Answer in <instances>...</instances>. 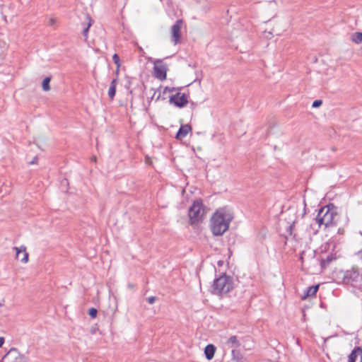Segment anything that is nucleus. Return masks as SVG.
Returning a JSON list of instances; mask_svg holds the SVG:
<instances>
[{
  "label": "nucleus",
  "mask_w": 362,
  "mask_h": 362,
  "mask_svg": "<svg viewBox=\"0 0 362 362\" xmlns=\"http://www.w3.org/2000/svg\"><path fill=\"white\" fill-rule=\"evenodd\" d=\"M341 282L346 285L356 287L361 279V274L357 267H352L350 269L341 271L339 273Z\"/></svg>",
  "instance_id": "nucleus-4"
},
{
  "label": "nucleus",
  "mask_w": 362,
  "mask_h": 362,
  "mask_svg": "<svg viewBox=\"0 0 362 362\" xmlns=\"http://www.w3.org/2000/svg\"><path fill=\"white\" fill-rule=\"evenodd\" d=\"M233 277L222 273L219 276L214 279L209 291L213 295L223 296L233 290Z\"/></svg>",
  "instance_id": "nucleus-2"
},
{
  "label": "nucleus",
  "mask_w": 362,
  "mask_h": 362,
  "mask_svg": "<svg viewBox=\"0 0 362 362\" xmlns=\"http://www.w3.org/2000/svg\"><path fill=\"white\" fill-rule=\"evenodd\" d=\"M117 83V78H114L110 83V88L108 90V96L110 97V98L111 100H112L114 98V97L115 96Z\"/></svg>",
  "instance_id": "nucleus-17"
},
{
  "label": "nucleus",
  "mask_w": 362,
  "mask_h": 362,
  "mask_svg": "<svg viewBox=\"0 0 362 362\" xmlns=\"http://www.w3.org/2000/svg\"><path fill=\"white\" fill-rule=\"evenodd\" d=\"M234 354H235V350H233L232 351V354L234 355Z\"/></svg>",
  "instance_id": "nucleus-34"
},
{
  "label": "nucleus",
  "mask_w": 362,
  "mask_h": 362,
  "mask_svg": "<svg viewBox=\"0 0 362 362\" xmlns=\"http://www.w3.org/2000/svg\"><path fill=\"white\" fill-rule=\"evenodd\" d=\"M93 20L91 18L89 14L84 16V20L81 22V25L82 27V35L87 39L88 31L90 28L92 26Z\"/></svg>",
  "instance_id": "nucleus-9"
},
{
  "label": "nucleus",
  "mask_w": 362,
  "mask_h": 362,
  "mask_svg": "<svg viewBox=\"0 0 362 362\" xmlns=\"http://www.w3.org/2000/svg\"><path fill=\"white\" fill-rule=\"evenodd\" d=\"M4 300L3 299L1 302H0V307L3 306L4 305Z\"/></svg>",
  "instance_id": "nucleus-32"
},
{
  "label": "nucleus",
  "mask_w": 362,
  "mask_h": 362,
  "mask_svg": "<svg viewBox=\"0 0 362 362\" xmlns=\"http://www.w3.org/2000/svg\"><path fill=\"white\" fill-rule=\"evenodd\" d=\"M182 24V20H177L175 23L171 27L172 41L175 45H177L180 42L181 38V25Z\"/></svg>",
  "instance_id": "nucleus-7"
},
{
  "label": "nucleus",
  "mask_w": 362,
  "mask_h": 362,
  "mask_svg": "<svg viewBox=\"0 0 362 362\" xmlns=\"http://www.w3.org/2000/svg\"><path fill=\"white\" fill-rule=\"evenodd\" d=\"M358 357L360 358V362H362V348L356 346L349 355L348 362H356Z\"/></svg>",
  "instance_id": "nucleus-12"
},
{
  "label": "nucleus",
  "mask_w": 362,
  "mask_h": 362,
  "mask_svg": "<svg viewBox=\"0 0 362 362\" xmlns=\"http://www.w3.org/2000/svg\"><path fill=\"white\" fill-rule=\"evenodd\" d=\"M216 348L214 344H209L204 348V354L206 358L209 361L211 360L215 354Z\"/></svg>",
  "instance_id": "nucleus-14"
},
{
  "label": "nucleus",
  "mask_w": 362,
  "mask_h": 362,
  "mask_svg": "<svg viewBox=\"0 0 362 362\" xmlns=\"http://www.w3.org/2000/svg\"><path fill=\"white\" fill-rule=\"evenodd\" d=\"M357 256L359 259H362V249L357 252Z\"/></svg>",
  "instance_id": "nucleus-30"
},
{
  "label": "nucleus",
  "mask_w": 362,
  "mask_h": 362,
  "mask_svg": "<svg viewBox=\"0 0 362 362\" xmlns=\"http://www.w3.org/2000/svg\"><path fill=\"white\" fill-rule=\"evenodd\" d=\"M4 341H5L4 338L1 337H0V348L3 346V344H4Z\"/></svg>",
  "instance_id": "nucleus-29"
},
{
  "label": "nucleus",
  "mask_w": 362,
  "mask_h": 362,
  "mask_svg": "<svg viewBox=\"0 0 362 362\" xmlns=\"http://www.w3.org/2000/svg\"><path fill=\"white\" fill-rule=\"evenodd\" d=\"M351 40L356 44H360L362 42V33L356 32L351 35Z\"/></svg>",
  "instance_id": "nucleus-19"
},
{
  "label": "nucleus",
  "mask_w": 362,
  "mask_h": 362,
  "mask_svg": "<svg viewBox=\"0 0 362 362\" xmlns=\"http://www.w3.org/2000/svg\"><path fill=\"white\" fill-rule=\"evenodd\" d=\"M129 288H133V285H132V284H129Z\"/></svg>",
  "instance_id": "nucleus-33"
},
{
  "label": "nucleus",
  "mask_w": 362,
  "mask_h": 362,
  "mask_svg": "<svg viewBox=\"0 0 362 362\" xmlns=\"http://www.w3.org/2000/svg\"><path fill=\"white\" fill-rule=\"evenodd\" d=\"M205 212V208L202 199L195 200L189 209L188 216L191 224L199 221Z\"/></svg>",
  "instance_id": "nucleus-5"
},
{
  "label": "nucleus",
  "mask_w": 362,
  "mask_h": 362,
  "mask_svg": "<svg viewBox=\"0 0 362 362\" xmlns=\"http://www.w3.org/2000/svg\"><path fill=\"white\" fill-rule=\"evenodd\" d=\"M168 70V65L162 59H157L154 62L153 71L156 78L160 81L166 79Z\"/></svg>",
  "instance_id": "nucleus-6"
},
{
  "label": "nucleus",
  "mask_w": 362,
  "mask_h": 362,
  "mask_svg": "<svg viewBox=\"0 0 362 362\" xmlns=\"http://www.w3.org/2000/svg\"><path fill=\"white\" fill-rule=\"evenodd\" d=\"M322 104V101L321 100H315L313 101L312 107H319Z\"/></svg>",
  "instance_id": "nucleus-24"
},
{
  "label": "nucleus",
  "mask_w": 362,
  "mask_h": 362,
  "mask_svg": "<svg viewBox=\"0 0 362 362\" xmlns=\"http://www.w3.org/2000/svg\"><path fill=\"white\" fill-rule=\"evenodd\" d=\"M112 60L114 63L117 65L116 73H118L119 68L120 66V59L119 55L117 54H114L112 56Z\"/></svg>",
  "instance_id": "nucleus-21"
},
{
  "label": "nucleus",
  "mask_w": 362,
  "mask_h": 362,
  "mask_svg": "<svg viewBox=\"0 0 362 362\" xmlns=\"http://www.w3.org/2000/svg\"><path fill=\"white\" fill-rule=\"evenodd\" d=\"M88 315H90V317L95 318L97 316L98 310L95 308H90L88 310Z\"/></svg>",
  "instance_id": "nucleus-22"
},
{
  "label": "nucleus",
  "mask_w": 362,
  "mask_h": 362,
  "mask_svg": "<svg viewBox=\"0 0 362 362\" xmlns=\"http://www.w3.org/2000/svg\"><path fill=\"white\" fill-rule=\"evenodd\" d=\"M13 250H16V257L17 259H20L23 263H27L28 261V253L26 252V247L21 245L19 247H14Z\"/></svg>",
  "instance_id": "nucleus-10"
},
{
  "label": "nucleus",
  "mask_w": 362,
  "mask_h": 362,
  "mask_svg": "<svg viewBox=\"0 0 362 362\" xmlns=\"http://www.w3.org/2000/svg\"><path fill=\"white\" fill-rule=\"evenodd\" d=\"M13 354H6L4 356V357L1 358V362H13L11 361V356Z\"/></svg>",
  "instance_id": "nucleus-23"
},
{
  "label": "nucleus",
  "mask_w": 362,
  "mask_h": 362,
  "mask_svg": "<svg viewBox=\"0 0 362 362\" xmlns=\"http://www.w3.org/2000/svg\"><path fill=\"white\" fill-rule=\"evenodd\" d=\"M169 101L178 107H183L188 103L187 95L185 93L180 94V93L171 95Z\"/></svg>",
  "instance_id": "nucleus-8"
},
{
  "label": "nucleus",
  "mask_w": 362,
  "mask_h": 362,
  "mask_svg": "<svg viewBox=\"0 0 362 362\" xmlns=\"http://www.w3.org/2000/svg\"><path fill=\"white\" fill-rule=\"evenodd\" d=\"M7 354H13L11 357L13 362H26L25 356L21 354L16 348H11Z\"/></svg>",
  "instance_id": "nucleus-11"
},
{
  "label": "nucleus",
  "mask_w": 362,
  "mask_h": 362,
  "mask_svg": "<svg viewBox=\"0 0 362 362\" xmlns=\"http://www.w3.org/2000/svg\"><path fill=\"white\" fill-rule=\"evenodd\" d=\"M160 1H163V0H159Z\"/></svg>",
  "instance_id": "nucleus-35"
},
{
  "label": "nucleus",
  "mask_w": 362,
  "mask_h": 362,
  "mask_svg": "<svg viewBox=\"0 0 362 362\" xmlns=\"http://www.w3.org/2000/svg\"><path fill=\"white\" fill-rule=\"evenodd\" d=\"M337 214L333 209V205L332 204V208H330V205H327L321 207L319 210L315 218V221L319 226L324 225L327 228L334 226L337 224Z\"/></svg>",
  "instance_id": "nucleus-3"
},
{
  "label": "nucleus",
  "mask_w": 362,
  "mask_h": 362,
  "mask_svg": "<svg viewBox=\"0 0 362 362\" xmlns=\"http://www.w3.org/2000/svg\"><path fill=\"white\" fill-rule=\"evenodd\" d=\"M54 23H55V19H54V18H51V19L49 20V24H50V25H53Z\"/></svg>",
  "instance_id": "nucleus-31"
},
{
  "label": "nucleus",
  "mask_w": 362,
  "mask_h": 362,
  "mask_svg": "<svg viewBox=\"0 0 362 362\" xmlns=\"http://www.w3.org/2000/svg\"><path fill=\"white\" fill-rule=\"evenodd\" d=\"M337 259L335 254H329L326 257H322L320 260V266L322 269L326 268L330 262Z\"/></svg>",
  "instance_id": "nucleus-15"
},
{
  "label": "nucleus",
  "mask_w": 362,
  "mask_h": 362,
  "mask_svg": "<svg viewBox=\"0 0 362 362\" xmlns=\"http://www.w3.org/2000/svg\"><path fill=\"white\" fill-rule=\"evenodd\" d=\"M156 296H150V297H148V298H146V300L148 301V303L149 304H153V303H155V301H156Z\"/></svg>",
  "instance_id": "nucleus-25"
},
{
  "label": "nucleus",
  "mask_w": 362,
  "mask_h": 362,
  "mask_svg": "<svg viewBox=\"0 0 362 362\" xmlns=\"http://www.w3.org/2000/svg\"><path fill=\"white\" fill-rule=\"evenodd\" d=\"M95 1L96 0H84V4H87L91 5L93 3H95Z\"/></svg>",
  "instance_id": "nucleus-27"
},
{
  "label": "nucleus",
  "mask_w": 362,
  "mask_h": 362,
  "mask_svg": "<svg viewBox=\"0 0 362 362\" xmlns=\"http://www.w3.org/2000/svg\"><path fill=\"white\" fill-rule=\"evenodd\" d=\"M192 130V127L189 124H184L181 125L180 129H178L175 138L178 140H182L184 139L187 134Z\"/></svg>",
  "instance_id": "nucleus-13"
},
{
  "label": "nucleus",
  "mask_w": 362,
  "mask_h": 362,
  "mask_svg": "<svg viewBox=\"0 0 362 362\" xmlns=\"http://www.w3.org/2000/svg\"><path fill=\"white\" fill-rule=\"evenodd\" d=\"M50 81H51L50 77H46L43 79L42 83V87L45 91H48L50 90V86H49Z\"/></svg>",
  "instance_id": "nucleus-20"
},
{
  "label": "nucleus",
  "mask_w": 362,
  "mask_h": 362,
  "mask_svg": "<svg viewBox=\"0 0 362 362\" xmlns=\"http://www.w3.org/2000/svg\"><path fill=\"white\" fill-rule=\"evenodd\" d=\"M226 344L233 348H238L240 346L241 344L240 341L238 339L236 336H231L227 341Z\"/></svg>",
  "instance_id": "nucleus-18"
},
{
  "label": "nucleus",
  "mask_w": 362,
  "mask_h": 362,
  "mask_svg": "<svg viewBox=\"0 0 362 362\" xmlns=\"http://www.w3.org/2000/svg\"><path fill=\"white\" fill-rule=\"evenodd\" d=\"M176 90L175 88H169V87H165V91L164 92H173V91H175Z\"/></svg>",
  "instance_id": "nucleus-26"
},
{
  "label": "nucleus",
  "mask_w": 362,
  "mask_h": 362,
  "mask_svg": "<svg viewBox=\"0 0 362 362\" xmlns=\"http://www.w3.org/2000/svg\"><path fill=\"white\" fill-rule=\"evenodd\" d=\"M319 289V285L311 286L306 288L304 291V295L302 296V299L305 300L308 297L313 296L316 294Z\"/></svg>",
  "instance_id": "nucleus-16"
},
{
  "label": "nucleus",
  "mask_w": 362,
  "mask_h": 362,
  "mask_svg": "<svg viewBox=\"0 0 362 362\" xmlns=\"http://www.w3.org/2000/svg\"><path fill=\"white\" fill-rule=\"evenodd\" d=\"M233 216L224 209H220L213 214L210 221L211 230L214 235H222L229 228Z\"/></svg>",
  "instance_id": "nucleus-1"
},
{
  "label": "nucleus",
  "mask_w": 362,
  "mask_h": 362,
  "mask_svg": "<svg viewBox=\"0 0 362 362\" xmlns=\"http://www.w3.org/2000/svg\"><path fill=\"white\" fill-rule=\"evenodd\" d=\"M37 160H38V158L37 156H35L32 161H30L29 163L30 164H36L37 162Z\"/></svg>",
  "instance_id": "nucleus-28"
}]
</instances>
